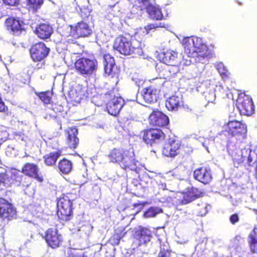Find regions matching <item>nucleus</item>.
<instances>
[{
	"mask_svg": "<svg viewBox=\"0 0 257 257\" xmlns=\"http://www.w3.org/2000/svg\"><path fill=\"white\" fill-rule=\"evenodd\" d=\"M107 157L110 163L118 164L124 170L138 172L140 170L139 162L137 160L134 151L120 147L113 148Z\"/></svg>",
	"mask_w": 257,
	"mask_h": 257,
	"instance_id": "obj_1",
	"label": "nucleus"
},
{
	"mask_svg": "<svg viewBox=\"0 0 257 257\" xmlns=\"http://www.w3.org/2000/svg\"><path fill=\"white\" fill-rule=\"evenodd\" d=\"M112 47L114 50L124 56H140L143 54L142 48L134 45L132 36L127 33L118 35L115 38Z\"/></svg>",
	"mask_w": 257,
	"mask_h": 257,
	"instance_id": "obj_2",
	"label": "nucleus"
},
{
	"mask_svg": "<svg viewBox=\"0 0 257 257\" xmlns=\"http://www.w3.org/2000/svg\"><path fill=\"white\" fill-rule=\"evenodd\" d=\"M184 53L189 57L210 58L211 53L208 47L202 43L197 37H186L183 39Z\"/></svg>",
	"mask_w": 257,
	"mask_h": 257,
	"instance_id": "obj_3",
	"label": "nucleus"
},
{
	"mask_svg": "<svg viewBox=\"0 0 257 257\" xmlns=\"http://www.w3.org/2000/svg\"><path fill=\"white\" fill-rule=\"evenodd\" d=\"M75 200L72 193L62 194L57 199V214L59 220L62 223L70 221L73 217V202Z\"/></svg>",
	"mask_w": 257,
	"mask_h": 257,
	"instance_id": "obj_4",
	"label": "nucleus"
},
{
	"mask_svg": "<svg viewBox=\"0 0 257 257\" xmlns=\"http://www.w3.org/2000/svg\"><path fill=\"white\" fill-rule=\"evenodd\" d=\"M74 65L76 72L83 77L91 76L98 68V61L93 55L80 57Z\"/></svg>",
	"mask_w": 257,
	"mask_h": 257,
	"instance_id": "obj_5",
	"label": "nucleus"
},
{
	"mask_svg": "<svg viewBox=\"0 0 257 257\" xmlns=\"http://www.w3.org/2000/svg\"><path fill=\"white\" fill-rule=\"evenodd\" d=\"M105 97L107 100L106 108L108 112L111 115L116 116L125 104L124 99L114 89L105 93Z\"/></svg>",
	"mask_w": 257,
	"mask_h": 257,
	"instance_id": "obj_6",
	"label": "nucleus"
},
{
	"mask_svg": "<svg viewBox=\"0 0 257 257\" xmlns=\"http://www.w3.org/2000/svg\"><path fill=\"white\" fill-rule=\"evenodd\" d=\"M236 106L241 115L250 116L254 112V105L251 97L244 92L238 93Z\"/></svg>",
	"mask_w": 257,
	"mask_h": 257,
	"instance_id": "obj_7",
	"label": "nucleus"
},
{
	"mask_svg": "<svg viewBox=\"0 0 257 257\" xmlns=\"http://www.w3.org/2000/svg\"><path fill=\"white\" fill-rule=\"evenodd\" d=\"M165 138V134L160 128H149L142 131L143 141L147 146L153 147L159 144Z\"/></svg>",
	"mask_w": 257,
	"mask_h": 257,
	"instance_id": "obj_8",
	"label": "nucleus"
},
{
	"mask_svg": "<svg viewBox=\"0 0 257 257\" xmlns=\"http://www.w3.org/2000/svg\"><path fill=\"white\" fill-rule=\"evenodd\" d=\"M43 238L47 245L53 249L61 247L64 242L62 235L56 228L51 227L47 229Z\"/></svg>",
	"mask_w": 257,
	"mask_h": 257,
	"instance_id": "obj_9",
	"label": "nucleus"
},
{
	"mask_svg": "<svg viewBox=\"0 0 257 257\" xmlns=\"http://www.w3.org/2000/svg\"><path fill=\"white\" fill-rule=\"evenodd\" d=\"M225 132L229 136L232 137L243 138L247 133L246 125L241 121L230 120L225 124Z\"/></svg>",
	"mask_w": 257,
	"mask_h": 257,
	"instance_id": "obj_10",
	"label": "nucleus"
},
{
	"mask_svg": "<svg viewBox=\"0 0 257 257\" xmlns=\"http://www.w3.org/2000/svg\"><path fill=\"white\" fill-rule=\"evenodd\" d=\"M50 51V48L42 42L32 45L29 49L30 57L34 62L44 61L48 56Z\"/></svg>",
	"mask_w": 257,
	"mask_h": 257,
	"instance_id": "obj_11",
	"label": "nucleus"
},
{
	"mask_svg": "<svg viewBox=\"0 0 257 257\" xmlns=\"http://www.w3.org/2000/svg\"><path fill=\"white\" fill-rule=\"evenodd\" d=\"M5 26L14 35L19 36L25 32V24L20 18L9 17L5 20Z\"/></svg>",
	"mask_w": 257,
	"mask_h": 257,
	"instance_id": "obj_12",
	"label": "nucleus"
},
{
	"mask_svg": "<svg viewBox=\"0 0 257 257\" xmlns=\"http://www.w3.org/2000/svg\"><path fill=\"white\" fill-rule=\"evenodd\" d=\"M182 148L181 142L174 139H169L164 144L162 154L169 158H175L179 154Z\"/></svg>",
	"mask_w": 257,
	"mask_h": 257,
	"instance_id": "obj_13",
	"label": "nucleus"
},
{
	"mask_svg": "<svg viewBox=\"0 0 257 257\" xmlns=\"http://www.w3.org/2000/svg\"><path fill=\"white\" fill-rule=\"evenodd\" d=\"M148 120L150 125L160 127L167 126L170 122L169 117L157 109L153 110L150 114Z\"/></svg>",
	"mask_w": 257,
	"mask_h": 257,
	"instance_id": "obj_14",
	"label": "nucleus"
},
{
	"mask_svg": "<svg viewBox=\"0 0 257 257\" xmlns=\"http://www.w3.org/2000/svg\"><path fill=\"white\" fill-rule=\"evenodd\" d=\"M21 172L26 176L35 179L39 182H42L44 180L38 165L35 163H25L21 168Z\"/></svg>",
	"mask_w": 257,
	"mask_h": 257,
	"instance_id": "obj_15",
	"label": "nucleus"
},
{
	"mask_svg": "<svg viewBox=\"0 0 257 257\" xmlns=\"http://www.w3.org/2000/svg\"><path fill=\"white\" fill-rule=\"evenodd\" d=\"M64 133L67 148L72 150L76 149L79 144L78 129L76 126L69 127L65 130Z\"/></svg>",
	"mask_w": 257,
	"mask_h": 257,
	"instance_id": "obj_16",
	"label": "nucleus"
},
{
	"mask_svg": "<svg viewBox=\"0 0 257 257\" xmlns=\"http://www.w3.org/2000/svg\"><path fill=\"white\" fill-rule=\"evenodd\" d=\"M193 178L204 185L209 184L213 179L211 170L205 166L198 167L194 171Z\"/></svg>",
	"mask_w": 257,
	"mask_h": 257,
	"instance_id": "obj_17",
	"label": "nucleus"
},
{
	"mask_svg": "<svg viewBox=\"0 0 257 257\" xmlns=\"http://www.w3.org/2000/svg\"><path fill=\"white\" fill-rule=\"evenodd\" d=\"M16 209L6 199L0 197V217L8 220L16 215Z\"/></svg>",
	"mask_w": 257,
	"mask_h": 257,
	"instance_id": "obj_18",
	"label": "nucleus"
},
{
	"mask_svg": "<svg viewBox=\"0 0 257 257\" xmlns=\"http://www.w3.org/2000/svg\"><path fill=\"white\" fill-rule=\"evenodd\" d=\"M160 87H156L154 84L143 88L141 91L142 96L146 103L151 104L156 102L159 98Z\"/></svg>",
	"mask_w": 257,
	"mask_h": 257,
	"instance_id": "obj_19",
	"label": "nucleus"
},
{
	"mask_svg": "<svg viewBox=\"0 0 257 257\" xmlns=\"http://www.w3.org/2000/svg\"><path fill=\"white\" fill-rule=\"evenodd\" d=\"M101 248L100 246L98 250H96L95 247L92 246L84 251L81 249L70 248L67 250L66 257H100V251Z\"/></svg>",
	"mask_w": 257,
	"mask_h": 257,
	"instance_id": "obj_20",
	"label": "nucleus"
},
{
	"mask_svg": "<svg viewBox=\"0 0 257 257\" xmlns=\"http://www.w3.org/2000/svg\"><path fill=\"white\" fill-rule=\"evenodd\" d=\"M103 65L104 75L114 77L118 75V69L115 65L114 58L107 54L103 56Z\"/></svg>",
	"mask_w": 257,
	"mask_h": 257,
	"instance_id": "obj_21",
	"label": "nucleus"
},
{
	"mask_svg": "<svg viewBox=\"0 0 257 257\" xmlns=\"http://www.w3.org/2000/svg\"><path fill=\"white\" fill-rule=\"evenodd\" d=\"M183 197L181 199L180 204L181 205L187 204L203 196V192L201 190L194 187L188 188L183 193Z\"/></svg>",
	"mask_w": 257,
	"mask_h": 257,
	"instance_id": "obj_22",
	"label": "nucleus"
},
{
	"mask_svg": "<svg viewBox=\"0 0 257 257\" xmlns=\"http://www.w3.org/2000/svg\"><path fill=\"white\" fill-rule=\"evenodd\" d=\"M70 28L71 33L75 35L76 37H86L92 33L88 25L83 21L78 22L74 26H70Z\"/></svg>",
	"mask_w": 257,
	"mask_h": 257,
	"instance_id": "obj_23",
	"label": "nucleus"
},
{
	"mask_svg": "<svg viewBox=\"0 0 257 257\" xmlns=\"http://www.w3.org/2000/svg\"><path fill=\"white\" fill-rule=\"evenodd\" d=\"M184 106L182 97L173 95L167 98L165 101V106L169 111H176Z\"/></svg>",
	"mask_w": 257,
	"mask_h": 257,
	"instance_id": "obj_24",
	"label": "nucleus"
},
{
	"mask_svg": "<svg viewBox=\"0 0 257 257\" xmlns=\"http://www.w3.org/2000/svg\"><path fill=\"white\" fill-rule=\"evenodd\" d=\"M160 60L165 64H180L181 59L178 53L173 51H166L160 54Z\"/></svg>",
	"mask_w": 257,
	"mask_h": 257,
	"instance_id": "obj_25",
	"label": "nucleus"
},
{
	"mask_svg": "<svg viewBox=\"0 0 257 257\" xmlns=\"http://www.w3.org/2000/svg\"><path fill=\"white\" fill-rule=\"evenodd\" d=\"M35 33L39 38L45 40L50 38L53 29L49 24L41 23L36 27Z\"/></svg>",
	"mask_w": 257,
	"mask_h": 257,
	"instance_id": "obj_26",
	"label": "nucleus"
},
{
	"mask_svg": "<svg viewBox=\"0 0 257 257\" xmlns=\"http://www.w3.org/2000/svg\"><path fill=\"white\" fill-rule=\"evenodd\" d=\"M160 70L161 76L165 79L170 80L179 72V64H165Z\"/></svg>",
	"mask_w": 257,
	"mask_h": 257,
	"instance_id": "obj_27",
	"label": "nucleus"
},
{
	"mask_svg": "<svg viewBox=\"0 0 257 257\" xmlns=\"http://www.w3.org/2000/svg\"><path fill=\"white\" fill-rule=\"evenodd\" d=\"M151 237V231L146 227L140 226L134 232V238L138 240L140 244L150 241Z\"/></svg>",
	"mask_w": 257,
	"mask_h": 257,
	"instance_id": "obj_28",
	"label": "nucleus"
},
{
	"mask_svg": "<svg viewBox=\"0 0 257 257\" xmlns=\"http://www.w3.org/2000/svg\"><path fill=\"white\" fill-rule=\"evenodd\" d=\"M146 10L149 17L152 20L159 21L163 20L164 18L161 9L158 7L149 5L147 6Z\"/></svg>",
	"mask_w": 257,
	"mask_h": 257,
	"instance_id": "obj_29",
	"label": "nucleus"
},
{
	"mask_svg": "<svg viewBox=\"0 0 257 257\" xmlns=\"http://www.w3.org/2000/svg\"><path fill=\"white\" fill-rule=\"evenodd\" d=\"M61 150L58 149L55 152H50L44 156V161L48 166H53L55 165L58 159L61 155Z\"/></svg>",
	"mask_w": 257,
	"mask_h": 257,
	"instance_id": "obj_30",
	"label": "nucleus"
},
{
	"mask_svg": "<svg viewBox=\"0 0 257 257\" xmlns=\"http://www.w3.org/2000/svg\"><path fill=\"white\" fill-rule=\"evenodd\" d=\"M57 167L61 173L68 174L72 169V163L71 161L63 158L58 162Z\"/></svg>",
	"mask_w": 257,
	"mask_h": 257,
	"instance_id": "obj_31",
	"label": "nucleus"
},
{
	"mask_svg": "<svg viewBox=\"0 0 257 257\" xmlns=\"http://www.w3.org/2000/svg\"><path fill=\"white\" fill-rule=\"evenodd\" d=\"M125 228L123 226H117L114 228V234L110 237V240L114 245H118L120 239L126 234Z\"/></svg>",
	"mask_w": 257,
	"mask_h": 257,
	"instance_id": "obj_32",
	"label": "nucleus"
},
{
	"mask_svg": "<svg viewBox=\"0 0 257 257\" xmlns=\"http://www.w3.org/2000/svg\"><path fill=\"white\" fill-rule=\"evenodd\" d=\"M44 4V0H26L27 10L32 13L37 12Z\"/></svg>",
	"mask_w": 257,
	"mask_h": 257,
	"instance_id": "obj_33",
	"label": "nucleus"
},
{
	"mask_svg": "<svg viewBox=\"0 0 257 257\" xmlns=\"http://www.w3.org/2000/svg\"><path fill=\"white\" fill-rule=\"evenodd\" d=\"M248 242L250 250L252 253L257 252V232L254 228L249 234Z\"/></svg>",
	"mask_w": 257,
	"mask_h": 257,
	"instance_id": "obj_34",
	"label": "nucleus"
},
{
	"mask_svg": "<svg viewBox=\"0 0 257 257\" xmlns=\"http://www.w3.org/2000/svg\"><path fill=\"white\" fill-rule=\"evenodd\" d=\"M35 94L44 103V104H49L52 101V94L49 91L35 92Z\"/></svg>",
	"mask_w": 257,
	"mask_h": 257,
	"instance_id": "obj_35",
	"label": "nucleus"
},
{
	"mask_svg": "<svg viewBox=\"0 0 257 257\" xmlns=\"http://www.w3.org/2000/svg\"><path fill=\"white\" fill-rule=\"evenodd\" d=\"M161 212H162V209L156 207H150L144 212V216L146 218L154 217Z\"/></svg>",
	"mask_w": 257,
	"mask_h": 257,
	"instance_id": "obj_36",
	"label": "nucleus"
},
{
	"mask_svg": "<svg viewBox=\"0 0 257 257\" xmlns=\"http://www.w3.org/2000/svg\"><path fill=\"white\" fill-rule=\"evenodd\" d=\"M240 151L238 149H235V150H231L230 149H228V152L229 154L232 157L234 161L237 162L238 163H242L244 160L242 156H240L239 153Z\"/></svg>",
	"mask_w": 257,
	"mask_h": 257,
	"instance_id": "obj_37",
	"label": "nucleus"
},
{
	"mask_svg": "<svg viewBox=\"0 0 257 257\" xmlns=\"http://www.w3.org/2000/svg\"><path fill=\"white\" fill-rule=\"evenodd\" d=\"M22 175L20 174L19 171L15 169H13L11 173V179L13 182L18 186L19 183L21 181Z\"/></svg>",
	"mask_w": 257,
	"mask_h": 257,
	"instance_id": "obj_38",
	"label": "nucleus"
},
{
	"mask_svg": "<svg viewBox=\"0 0 257 257\" xmlns=\"http://www.w3.org/2000/svg\"><path fill=\"white\" fill-rule=\"evenodd\" d=\"M196 210L198 215L201 216L205 215L208 212L206 204L203 202L201 204H198Z\"/></svg>",
	"mask_w": 257,
	"mask_h": 257,
	"instance_id": "obj_39",
	"label": "nucleus"
},
{
	"mask_svg": "<svg viewBox=\"0 0 257 257\" xmlns=\"http://www.w3.org/2000/svg\"><path fill=\"white\" fill-rule=\"evenodd\" d=\"M9 177L6 172L0 173V189L3 190L6 187V185L9 182Z\"/></svg>",
	"mask_w": 257,
	"mask_h": 257,
	"instance_id": "obj_40",
	"label": "nucleus"
},
{
	"mask_svg": "<svg viewBox=\"0 0 257 257\" xmlns=\"http://www.w3.org/2000/svg\"><path fill=\"white\" fill-rule=\"evenodd\" d=\"M165 24L164 23H160L159 24H150L146 26L144 28L146 30L147 33H149L150 31L153 29H156L158 28H165Z\"/></svg>",
	"mask_w": 257,
	"mask_h": 257,
	"instance_id": "obj_41",
	"label": "nucleus"
},
{
	"mask_svg": "<svg viewBox=\"0 0 257 257\" xmlns=\"http://www.w3.org/2000/svg\"><path fill=\"white\" fill-rule=\"evenodd\" d=\"M2 1L4 5L12 7H17L20 3V0H2Z\"/></svg>",
	"mask_w": 257,
	"mask_h": 257,
	"instance_id": "obj_42",
	"label": "nucleus"
},
{
	"mask_svg": "<svg viewBox=\"0 0 257 257\" xmlns=\"http://www.w3.org/2000/svg\"><path fill=\"white\" fill-rule=\"evenodd\" d=\"M218 71L223 79H226L229 78L230 73L227 70L224 68L223 66L222 68H218Z\"/></svg>",
	"mask_w": 257,
	"mask_h": 257,
	"instance_id": "obj_43",
	"label": "nucleus"
},
{
	"mask_svg": "<svg viewBox=\"0 0 257 257\" xmlns=\"http://www.w3.org/2000/svg\"><path fill=\"white\" fill-rule=\"evenodd\" d=\"M79 38V37H76V36L71 33L70 31V34L66 37L65 41L68 44H76V40Z\"/></svg>",
	"mask_w": 257,
	"mask_h": 257,
	"instance_id": "obj_44",
	"label": "nucleus"
},
{
	"mask_svg": "<svg viewBox=\"0 0 257 257\" xmlns=\"http://www.w3.org/2000/svg\"><path fill=\"white\" fill-rule=\"evenodd\" d=\"M29 180L26 177L22 175V178L21 182H19L18 186H22L23 187H28L31 185Z\"/></svg>",
	"mask_w": 257,
	"mask_h": 257,
	"instance_id": "obj_45",
	"label": "nucleus"
},
{
	"mask_svg": "<svg viewBox=\"0 0 257 257\" xmlns=\"http://www.w3.org/2000/svg\"><path fill=\"white\" fill-rule=\"evenodd\" d=\"M239 221V217L237 213L232 214L229 217V221L233 225L235 224Z\"/></svg>",
	"mask_w": 257,
	"mask_h": 257,
	"instance_id": "obj_46",
	"label": "nucleus"
},
{
	"mask_svg": "<svg viewBox=\"0 0 257 257\" xmlns=\"http://www.w3.org/2000/svg\"><path fill=\"white\" fill-rule=\"evenodd\" d=\"M146 204H147V202H146L139 201L137 203L133 204V206L134 208H136L137 207H139V208H138V209L137 210V212H139L143 209V207L145 206V205Z\"/></svg>",
	"mask_w": 257,
	"mask_h": 257,
	"instance_id": "obj_47",
	"label": "nucleus"
},
{
	"mask_svg": "<svg viewBox=\"0 0 257 257\" xmlns=\"http://www.w3.org/2000/svg\"><path fill=\"white\" fill-rule=\"evenodd\" d=\"M158 257H170V252L164 248L161 249Z\"/></svg>",
	"mask_w": 257,
	"mask_h": 257,
	"instance_id": "obj_48",
	"label": "nucleus"
},
{
	"mask_svg": "<svg viewBox=\"0 0 257 257\" xmlns=\"http://www.w3.org/2000/svg\"><path fill=\"white\" fill-rule=\"evenodd\" d=\"M247 163L248 165L249 166H252L254 163V162L253 161L250 155H249L247 157Z\"/></svg>",
	"mask_w": 257,
	"mask_h": 257,
	"instance_id": "obj_49",
	"label": "nucleus"
},
{
	"mask_svg": "<svg viewBox=\"0 0 257 257\" xmlns=\"http://www.w3.org/2000/svg\"><path fill=\"white\" fill-rule=\"evenodd\" d=\"M44 64H45V63H44V62L42 63L41 64V65H40V67H38V68H39V69H40V68H41H41H43L44 67Z\"/></svg>",
	"mask_w": 257,
	"mask_h": 257,
	"instance_id": "obj_50",
	"label": "nucleus"
}]
</instances>
